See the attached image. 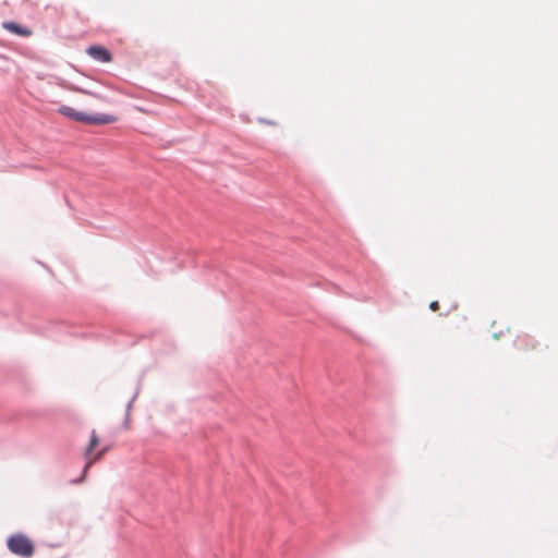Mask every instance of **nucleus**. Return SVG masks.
I'll list each match as a JSON object with an SVG mask.
<instances>
[{
    "label": "nucleus",
    "instance_id": "6e6552de",
    "mask_svg": "<svg viewBox=\"0 0 558 558\" xmlns=\"http://www.w3.org/2000/svg\"><path fill=\"white\" fill-rule=\"evenodd\" d=\"M429 308L432 311H437L439 308V303L437 301H433L430 304H429Z\"/></svg>",
    "mask_w": 558,
    "mask_h": 558
},
{
    "label": "nucleus",
    "instance_id": "9b49d317",
    "mask_svg": "<svg viewBox=\"0 0 558 558\" xmlns=\"http://www.w3.org/2000/svg\"><path fill=\"white\" fill-rule=\"evenodd\" d=\"M131 404H132V401H130V402L128 403V409H130V408H131Z\"/></svg>",
    "mask_w": 558,
    "mask_h": 558
},
{
    "label": "nucleus",
    "instance_id": "20e7f679",
    "mask_svg": "<svg viewBox=\"0 0 558 558\" xmlns=\"http://www.w3.org/2000/svg\"><path fill=\"white\" fill-rule=\"evenodd\" d=\"M513 345L519 351L527 352L536 349L537 341L531 335L521 333L514 339Z\"/></svg>",
    "mask_w": 558,
    "mask_h": 558
},
{
    "label": "nucleus",
    "instance_id": "f257e3e1",
    "mask_svg": "<svg viewBox=\"0 0 558 558\" xmlns=\"http://www.w3.org/2000/svg\"><path fill=\"white\" fill-rule=\"evenodd\" d=\"M58 112L71 120L86 124H110L117 121L111 114H87L69 106H61Z\"/></svg>",
    "mask_w": 558,
    "mask_h": 558
},
{
    "label": "nucleus",
    "instance_id": "0eeeda50",
    "mask_svg": "<svg viewBox=\"0 0 558 558\" xmlns=\"http://www.w3.org/2000/svg\"><path fill=\"white\" fill-rule=\"evenodd\" d=\"M69 89L73 90V92H77V93H82V94H86V95H89L98 100H101V101H105V102H108V99L106 97H104L102 95L100 94H97V93H94L92 90H86V89H83V88H78V87H75V86H71L69 87Z\"/></svg>",
    "mask_w": 558,
    "mask_h": 558
},
{
    "label": "nucleus",
    "instance_id": "1a4fd4ad",
    "mask_svg": "<svg viewBox=\"0 0 558 558\" xmlns=\"http://www.w3.org/2000/svg\"><path fill=\"white\" fill-rule=\"evenodd\" d=\"M457 307H458V304H457V303H453V304L451 305V307H450V308H451V310H456Z\"/></svg>",
    "mask_w": 558,
    "mask_h": 558
},
{
    "label": "nucleus",
    "instance_id": "f03ea898",
    "mask_svg": "<svg viewBox=\"0 0 558 558\" xmlns=\"http://www.w3.org/2000/svg\"><path fill=\"white\" fill-rule=\"evenodd\" d=\"M9 550L17 556L29 558L34 555L33 542L24 534H13L7 541Z\"/></svg>",
    "mask_w": 558,
    "mask_h": 558
},
{
    "label": "nucleus",
    "instance_id": "423d86ee",
    "mask_svg": "<svg viewBox=\"0 0 558 558\" xmlns=\"http://www.w3.org/2000/svg\"><path fill=\"white\" fill-rule=\"evenodd\" d=\"M3 28L21 37H29L33 34L31 28L19 25L15 22H4Z\"/></svg>",
    "mask_w": 558,
    "mask_h": 558
},
{
    "label": "nucleus",
    "instance_id": "39448f33",
    "mask_svg": "<svg viewBox=\"0 0 558 558\" xmlns=\"http://www.w3.org/2000/svg\"><path fill=\"white\" fill-rule=\"evenodd\" d=\"M87 53L100 61V62H110L111 61V53L101 46H92L87 49Z\"/></svg>",
    "mask_w": 558,
    "mask_h": 558
},
{
    "label": "nucleus",
    "instance_id": "9d476101",
    "mask_svg": "<svg viewBox=\"0 0 558 558\" xmlns=\"http://www.w3.org/2000/svg\"><path fill=\"white\" fill-rule=\"evenodd\" d=\"M81 482H82V480H74L72 483L77 484V483H81Z\"/></svg>",
    "mask_w": 558,
    "mask_h": 558
},
{
    "label": "nucleus",
    "instance_id": "7ed1b4c3",
    "mask_svg": "<svg viewBox=\"0 0 558 558\" xmlns=\"http://www.w3.org/2000/svg\"><path fill=\"white\" fill-rule=\"evenodd\" d=\"M98 442H99L98 436L96 435V432L93 430L92 435H90V439H89V445L87 446V448L85 449V452H84L85 458L87 459L85 466H84V471H83L84 475L86 474V471L88 470V468L108 450V448H104L100 451H98L94 458H90V454H92L94 448L98 445Z\"/></svg>",
    "mask_w": 558,
    "mask_h": 558
}]
</instances>
